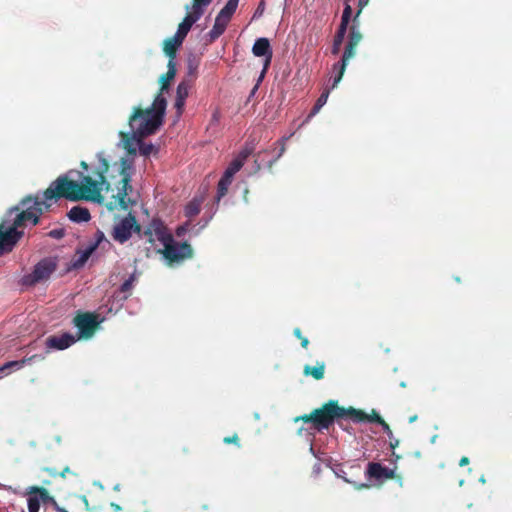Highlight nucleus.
<instances>
[{"label":"nucleus","mask_w":512,"mask_h":512,"mask_svg":"<svg viewBox=\"0 0 512 512\" xmlns=\"http://www.w3.org/2000/svg\"><path fill=\"white\" fill-rule=\"evenodd\" d=\"M98 158L100 165L95 171L97 179L84 175L79 183L70 179L68 174H63L52 181L43 192L44 201L38 195H28L18 205L10 208L6 213V219L0 223V256L11 252L23 236V231H18V228L25 227L27 223L32 225L39 223L44 209L51 206L47 203L48 201L64 198L75 202L85 200L102 204L104 202L102 191H108L111 184L106 179L109 162L101 153L98 154Z\"/></svg>","instance_id":"nucleus-1"},{"label":"nucleus","mask_w":512,"mask_h":512,"mask_svg":"<svg viewBox=\"0 0 512 512\" xmlns=\"http://www.w3.org/2000/svg\"><path fill=\"white\" fill-rule=\"evenodd\" d=\"M341 419H351L356 423H377L382 426L383 430H389V424L375 410H372L371 414H367L354 407L339 406L337 400H329L322 407L314 409L310 414L298 416L294 421L311 423L314 429L322 431L329 429L335 420Z\"/></svg>","instance_id":"nucleus-2"},{"label":"nucleus","mask_w":512,"mask_h":512,"mask_svg":"<svg viewBox=\"0 0 512 512\" xmlns=\"http://www.w3.org/2000/svg\"><path fill=\"white\" fill-rule=\"evenodd\" d=\"M166 106L167 101L165 97L157 94L151 107L145 109L134 107L128 121L131 135L120 132V136L125 142V148L129 153H136V150L130 147L131 138H144L154 134L159 129L163 123Z\"/></svg>","instance_id":"nucleus-3"},{"label":"nucleus","mask_w":512,"mask_h":512,"mask_svg":"<svg viewBox=\"0 0 512 512\" xmlns=\"http://www.w3.org/2000/svg\"><path fill=\"white\" fill-rule=\"evenodd\" d=\"M357 26H358V21L353 22L352 26L350 27L348 43L345 47L342 58L339 62H337L333 65V71L337 72V73L334 76L332 88H335L338 85V83L341 81V79L344 75V72L346 70L348 61L355 56L356 47L362 40V34L359 31Z\"/></svg>","instance_id":"nucleus-4"},{"label":"nucleus","mask_w":512,"mask_h":512,"mask_svg":"<svg viewBox=\"0 0 512 512\" xmlns=\"http://www.w3.org/2000/svg\"><path fill=\"white\" fill-rule=\"evenodd\" d=\"M132 169H133V161L127 158H121L120 160V185L118 187L117 195L113 196L115 199L114 202H110L107 204V208L109 210H113L116 206L126 210L128 205L126 198L129 192L132 191V186L130 184L132 177Z\"/></svg>","instance_id":"nucleus-5"},{"label":"nucleus","mask_w":512,"mask_h":512,"mask_svg":"<svg viewBox=\"0 0 512 512\" xmlns=\"http://www.w3.org/2000/svg\"><path fill=\"white\" fill-rule=\"evenodd\" d=\"M133 232L140 236L141 225L137 223L136 217L129 213L114 225L112 237L115 241L123 244L131 238Z\"/></svg>","instance_id":"nucleus-6"},{"label":"nucleus","mask_w":512,"mask_h":512,"mask_svg":"<svg viewBox=\"0 0 512 512\" xmlns=\"http://www.w3.org/2000/svg\"><path fill=\"white\" fill-rule=\"evenodd\" d=\"M169 263H178L185 259L192 258L193 249L187 242L177 243L172 237V242H165L163 249L159 250Z\"/></svg>","instance_id":"nucleus-7"},{"label":"nucleus","mask_w":512,"mask_h":512,"mask_svg":"<svg viewBox=\"0 0 512 512\" xmlns=\"http://www.w3.org/2000/svg\"><path fill=\"white\" fill-rule=\"evenodd\" d=\"M140 237L146 238L147 242L151 245H153L156 240L162 244L172 242V234L159 218H153L144 230L141 229Z\"/></svg>","instance_id":"nucleus-8"},{"label":"nucleus","mask_w":512,"mask_h":512,"mask_svg":"<svg viewBox=\"0 0 512 512\" xmlns=\"http://www.w3.org/2000/svg\"><path fill=\"white\" fill-rule=\"evenodd\" d=\"M73 324L79 330L80 338H90L94 335L100 324L98 315L91 312H78L73 319Z\"/></svg>","instance_id":"nucleus-9"},{"label":"nucleus","mask_w":512,"mask_h":512,"mask_svg":"<svg viewBox=\"0 0 512 512\" xmlns=\"http://www.w3.org/2000/svg\"><path fill=\"white\" fill-rule=\"evenodd\" d=\"M252 52L257 57H264L263 70L258 80L262 81L267 72L268 67L270 66L273 56L269 40L267 38H258L252 47Z\"/></svg>","instance_id":"nucleus-10"},{"label":"nucleus","mask_w":512,"mask_h":512,"mask_svg":"<svg viewBox=\"0 0 512 512\" xmlns=\"http://www.w3.org/2000/svg\"><path fill=\"white\" fill-rule=\"evenodd\" d=\"M366 475L375 480H388L395 479L400 484L402 482V477L395 473L394 469H390L388 467L383 466L378 462H369L366 469Z\"/></svg>","instance_id":"nucleus-11"},{"label":"nucleus","mask_w":512,"mask_h":512,"mask_svg":"<svg viewBox=\"0 0 512 512\" xmlns=\"http://www.w3.org/2000/svg\"><path fill=\"white\" fill-rule=\"evenodd\" d=\"M56 268L57 264L53 259H42L35 265L32 274L29 276L31 278V283H37L48 279Z\"/></svg>","instance_id":"nucleus-12"},{"label":"nucleus","mask_w":512,"mask_h":512,"mask_svg":"<svg viewBox=\"0 0 512 512\" xmlns=\"http://www.w3.org/2000/svg\"><path fill=\"white\" fill-rule=\"evenodd\" d=\"M44 359V356L40 354H34L29 357H24L21 360H14L9 361L0 366V378L3 375H8L12 370H19L23 368L26 364H30L34 361H42Z\"/></svg>","instance_id":"nucleus-13"},{"label":"nucleus","mask_w":512,"mask_h":512,"mask_svg":"<svg viewBox=\"0 0 512 512\" xmlns=\"http://www.w3.org/2000/svg\"><path fill=\"white\" fill-rule=\"evenodd\" d=\"M76 342V338L70 333L52 335L46 339V346L50 349L64 350Z\"/></svg>","instance_id":"nucleus-14"},{"label":"nucleus","mask_w":512,"mask_h":512,"mask_svg":"<svg viewBox=\"0 0 512 512\" xmlns=\"http://www.w3.org/2000/svg\"><path fill=\"white\" fill-rule=\"evenodd\" d=\"M47 490L43 486H29L26 488L24 495L27 496L28 512H39L42 503L41 491Z\"/></svg>","instance_id":"nucleus-15"},{"label":"nucleus","mask_w":512,"mask_h":512,"mask_svg":"<svg viewBox=\"0 0 512 512\" xmlns=\"http://www.w3.org/2000/svg\"><path fill=\"white\" fill-rule=\"evenodd\" d=\"M251 153L252 151L250 149H243L226 168L224 175H226L227 178L233 179L234 175L243 167Z\"/></svg>","instance_id":"nucleus-16"},{"label":"nucleus","mask_w":512,"mask_h":512,"mask_svg":"<svg viewBox=\"0 0 512 512\" xmlns=\"http://www.w3.org/2000/svg\"><path fill=\"white\" fill-rule=\"evenodd\" d=\"M199 19L195 16L187 13L184 17L183 21L178 25L177 32L175 33L174 37L177 38L178 41L183 43L185 37L187 36L188 32L190 31L191 27L194 23H196Z\"/></svg>","instance_id":"nucleus-17"},{"label":"nucleus","mask_w":512,"mask_h":512,"mask_svg":"<svg viewBox=\"0 0 512 512\" xmlns=\"http://www.w3.org/2000/svg\"><path fill=\"white\" fill-rule=\"evenodd\" d=\"M67 217L75 223L88 222L91 219L89 210L79 205L72 207L67 213Z\"/></svg>","instance_id":"nucleus-18"},{"label":"nucleus","mask_w":512,"mask_h":512,"mask_svg":"<svg viewBox=\"0 0 512 512\" xmlns=\"http://www.w3.org/2000/svg\"><path fill=\"white\" fill-rule=\"evenodd\" d=\"M167 67H168L167 72L165 74L161 75V77H160L161 87H160V91L158 94H161V95H163L162 93L165 90H168L170 82L174 79V77L176 75V64L174 61H168Z\"/></svg>","instance_id":"nucleus-19"},{"label":"nucleus","mask_w":512,"mask_h":512,"mask_svg":"<svg viewBox=\"0 0 512 512\" xmlns=\"http://www.w3.org/2000/svg\"><path fill=\"white\" fill-rule=\"evenodd\" d=\"M228 23H229V21H227L217 15L216 19H215V23H214L212 29L208 33L209 41L213 42L216 39H218L225 32Z\"/></svg>","instance_id":"nucleus-20"},{"label":"nucleus","mask_w":512,"mask_h":512,"mask_svg":"<svg viewBox=\"0 0 512 512\" xmlns=\"http://www.w3.org/2000/svg\"><path fill=\"white\" fill-rule=\"evenodd\" d=\"M181 45L182 43L174 36L164 40L163 51L169 57V61H174L176 52Z\"/></svg>","instance_id":"nucleus-21"},{"label":"nucleus","mask_w":512,"mask_h":512,"mask_svg":"<svg viewBox=\"0 0 512 512\" xmlns=\"http://www.w3.org/2000/svg\"><path fill=\"white\" fill-rule=\"evenodd\" d=\"M305 376H311L315 380H321L325 375V363L317 362L316 366L305 365L303 368Z\"/></svg>","instance_id":"nucleus-22"},{"label":"nucleus","mask_w":512,"mask_h":512,"mask_svg":"<svg viewBox=\"0 0 512 512\" xmlns=\"http://www.w3.org/2000/svg\"><path fill=\"white\" fill-rule=\"evenodd\" d=\"M239 0H228L225 6L220 10L218 16L230 22L233 14L238 7Z\"/></svg>","instance_id":"nucleus-23"},{"label":"nucleus","mask_w":512,"mask_h":512,"mask_svg":"<svg viewBox=\"0 0 512 512\" xmlns=\"http://www.w3.org/2000/svg\"><path fill=\"white\" fill-rule=\"evenodd\" d=\"M213 0H193L191 11L188 13L200 19L204 13V8L209 6Z\"/></svg>","instance_id":"nucleus-24"},{"label":"nucleus","mask_w":512,"mask_h":512,"mask_svg":"<svg viewBox=\"0 0 512 512\" xmlns=\"http://www.w3.org/2000/svg\"><path fill=\"white\" fill-rule=\"evenodd\" d=\"M231 178H227L226 175H222L217 185L216 201L219 202L228 192V188L232 183Z\"/></svg>","instance_id":"nucleus-25"},{"label":"nucleus","mask_w":512,"mask_h":512,"mask_svg":"<svg viewBox=\"0 0 512 512\" xmlns=\"http://www.w3.org/2000/svg\"><path fill=\"white\" fill-rule=\"evenodd\" d=\"M42 504H50L56 512H68L65 508L61 507L56 499L49 493L48 490H42L41 495Z\"/></svg>","instance_id":"nucleus-26"},{"label":"nucleus","mask_w":512,"mask_h":512,"mask_svg":"<svg viewBox=\"0 0 512 512\" xmlns=\"http://www.w3.org/2000/svg\"><path fill=\"white\" fill-rule=\"evenodd\" d=\"M347 28L343 26H339L338 30L334 36L333 45H332V54L336 55L340 51V47L342 45V42L344 40L345 34H346Z\"/></svg>","instance_id":"nucleus-27"},{"label":"nucleus","mask_w":512,"mask_h":512,"mask_svg":"<svg viewBox=\"0 0 512 512\" xmlns=\"http://www.w3.org/2000/svg\"><path fill=\"white\" fill-rule=\"evenodd\" d=\"M93 252H94V248L89 247V246H87L83 250H77L78 258L74 261L73 266L75 268L82 267L87 262L89 257L93 254Z\"/></svg>","instance_id":"nucleus-28"},{"label":"nucleus","mask_w":512,"mask_h":512,"mask_svg":"<svg viewBox=\"0 0 512 512\" xmlns=\"http://www.w3.org/2000/svg\"><path fill=\"white\" fill-rule=\"evenodd\" d=\"M328 96H329V90H325L322 92V94L319 96L316 103L314 104L311 112L309 113L307 120L314 117L320 111V109L326 104Z\"/></svg>","instance_id":"nucleus-29"},{"label":"nucleus","mask_w":512,"mask_h":512,"mask_svg":"<svg viewBox=\"0 0 512 512\" xmlns=\"http://www.w3.org/2000/svg\"><path fill=\"white\" fill-rule=\"evenodd\" d=\"M137 140L139 145V152L143 156H149L152 153H156L158 149L151 143H145L142 141L143 138H134Z\"/></svg>","instance_id":"nucleus-30"},{"label":"nucleus","mask_w":512,"mask_h":512,"mask_svg":"<svg viewBox=\"0 0 512 512\" xmlns=\"http://www.w3.org/2000/svg\"><path fill=\"white\" fill-rule=\"evenodd\" d=\"M43 470L47 472L51 477H56L58 475L62 478H66L67 475L76 476V473L72 472L68 466L64 467L60 472L51 467H45Z\"/></svg>","instance_id":"nucleus-31"},{"label":"nucleus","mask_w":512,"mask_h":512,"mask_svg":"<svg viewBox=\"0 0 512 512\" xmlns=\"http://www.w3.org/2000/svg\"><path fill=\"white\" fill-rule=\"evenodd\" d=\"M352 16V7L350 5V1L345 0V7L342 13L341 22L339 26L348 27Z\"/></svg>","instance_id":"nucleus-32"},{"label":"nucleus","mask_w":512,"mask_h":512,"mask_svg":"<svg viewBox=\"0 0 512 512\" xmlns=\"http://www.w3.org/2000/svg\"><path fill=\"white\" fill-rule=\"evenodd\" d=\"M135 280H136L135 275L134 274L130 275L129 278L126 279L120 286V291L124 294H130ZM125 298H127V295H125Z\"/></svg>","instance_id":"nucleus-33"},{"label":"nucleus","mask_w":512,"mask_h":512,"mask_svg":"<svg viewBox=\"0 0 512 512\" xmlns=\"http://www.w3.org/2000/svg\"><path fill=\"white\" fill-rule=\"evenodd\" d=\"M103 242L108 245L110 244L104 233L101 230H97L95 233V241L90 243L88 246L93 247L95 251Z\"/></svg>","instance_id":"nucleus-34"},{"label":"nucleus","mask_w":512,"mask_h":512,"mask_svg":"<svg viewBox=\"0 0 512 512\" xmlns=\"http://www.w3.org/2000/svg\"><path fill=\"white\" fill-rule=\"evenodd\" d=\"M290 136L288 137H283L281 138L280 140H278L276 142L277 145H279V152L277 154V156L269 161V167L271 168L273 166V164L284 154L285 150H286V147H285V142L289 139Z\"/></svg>","instance_id":"nucleus-35"},{"label":"nucleus","mask_w":512,"mask_h":512,"mask_svg":"<svg viewBox=\"0 0 512 512\" xmlns=\"http://www.w3.org/2000/svg\"><path fill=\"white\" fill-rule=\"evenodd\" d=\"M188 92L189 85L185 81H182L177 86L176 97L186 100V98L188 97Z\"/></svg>","instance_id":"nucleus-36"},{"label":"nucleus","mask_w":512,"mask_h":512,"mask_svg":"<svg viewBox=\"0 0 512 512\" xmlns=\"http://www.w3.org/2000/svg\"><path fill=\"white\" fill-rule=\"evenodd\" d=\"M185 210H186V215L187 216H189V217L195 216V215H197L200 212L199 204L194 203V202H190L186 206Z\"/></svg>","instance_id":"nucleus-37"},{"label":"nucleus","mask_w":512,"mask_h":512,"mask_svg":"<svg viewBox=\"0 0 512 512\" xmlns=\"http://www.w3.org/2000/svg\"><path fill=\"white\" fill-rule=\"evenodd\" d=\"M293 334H294V336H295L296 338H298V339L301 341V346H302L303 348H307V347H308V345H309V340H308L306 337H304V336L302 335V332H301V329H300V328H298V327H297V328H295V329H294V331H293Z\"/></svg>","instance_id":"nucleus-38"},{"label":"nucleus","mask_w":512,"mask_h":512,"mask_svg":"<svg viewBox=\"0 0 512 512\" xmlns=\"http://www.w3.org/2000/svg\"><path fill=\"white\" fill-rule=\"evenodd\" d=\"M223 442H224L225 444H234V445H236L237 447H240V446H241V445H240L239 437H238V435H237L236 433H235V434H233L232 436H226V437H224Z\"/></svg>","instance_id":"nucleus-39"},{"label":"nucleus","mask_w":512,"mask_h":512,"mask_svg":"<svg viewBox=\"0 0 512 512\" xmlns=\"http://www.w3.org/2000/svg\"><path fill=\"white\" fill-rule=\"evenodd\" d=\"M369 3V0H359L358 1V10L353 18V22H357L358 18L363 10L364 7H366Z\"/></svg>","instance_id":"nucleus-40"},{"label":"nucleus","mask_w":512,"mask_h":512,"mask_svg":"<svg viewBox=\"0 0 512 512\" xmlns=\"http://www.w3.org/2000/svg\"><path fill=\"white\" fill-rule=\"evenodd\" d=\"M384 432L387 434V436H388V437H389V439H390V443H389L390 447H391L392 449H395V448L399 445V440H398V439H395V438L393 437V432H392V430H391V428H390V427H389V430H384Z\"/></svg>","instance_id":"nucleus-41"},{"label":"nucleus","mask_w":512,"mask_h":512,"mask_svg":"<svg viewBox=\"0 0 512 512\" xmlns=\"http://www.w3.org/2000/svg\"><path fill=\"white\" fill-rule=\"evenodd\" d=\"M51 238L54 239H61L64 237L65 232L63 229H53L48 234Z\"/></svg>","instance_id":"nucleus-42"},{"label":"nucleus","mask_w":512,"mask_h":512,"mask_svg":"<svg viewBox=\"0 0 512 512\" xmlns=\"http://www.w3.org/2000/svg\"><path fill=\"white\" fill-rule=\"evenodd\" d=\"M184 103H185V99H181V98H177V97H176V100H175V107H176V109H177V111H178L179 113H181V112H182L183 107H184Z\"/></svg>","instance_id":"nucleus-43"},{"label":"nucleus","mask_w":512,"mask_h":512,"mask_svg":"<svg viewBox=\"0 0 512 512\" xmlns=\"http://www.w3.org/2000/svg\"><path fill=\"white\" fill-rule=\"evenodd\" d=\"M469 462H470L469 458H468V457H466V456H463V457L460 459V461H459V466H460V467L466 466V465H468V464H469Z\"/></svg>","instance_id":"nucleus-44"},{"label":"nucleus","mask_w":512,"mask_h":512,"mask_svg":"<svg viewBox=\"0 0 512 512\" xmlns=\"http://www.w3.org/2000/svg\"><path fill=\"white\" fill-rule=\"evenodd\" d=\"M80 166L84 169V170H88V164L85 162V161H82L80 163Z\"/></svg>","instance_id":"nucleus-45"},{"label":"nucleus","mask_w":512,"mask_h":512,"mask_svg":"<svg viewBox=\"0 0 512 512\" xmlns=\"http://www.w3.org/2000/svg\"><path fill=\"white\" fill-rule=\"evenodd\" d=\"M111 506L114 508L115 511L121 510V507L118 504L111 503Z\"/></svg>","instance_id":"nucleus-46"},{"label":"nucleus","mask_w":512,"mask_h":512,"mask_svg":"<svg viewBox=\"0 0 512 512\" xmlns=\"http://www.w3.org/2000/svg\"><path fill=\"white\" fill-rule=\"evenodd\" d=\"M417 420V415H413L409 418V423H413L414 421Z\"/></svg>","instance_id":"nucleus-47"},{"label":"nucleus","mask_w":512,"mask_h":512,"mask_svg":"<svg viewBox=\"0 0 512 512\" xmlns=\"http://www.w3.org/2000/svg\"><path fill=\"white\" fill-rule=\"evenodd\" d=\"M183 231H184V228H182V227L178 228L177 229V235L180 236L183 233Z\"/></svg>","instance_id":"nucleus-48"},{"label":"nucleus","mask_w":512,"mask_h":512,"mask_svg":"<svg viewBox=\"0 0 512 512\" xmlns=\"http://www.w3.org/2000/svg\"><path fill=\"white\" fill-rule=\"evenodd\" d=\"M367 487H368L367 484H362V485L359 486V488H367Z\"/></svg>","instance_id":"nucleus-49"},{"label":"nucleus","mask_w":512,"mask_h":512,"mask_svg":"<svg viewBox=\"0 0 512 512\" xmlns=\"http://www.w3.org/2000/svg\"><path fill=\"white\" fill-rule=\"evenodd\" d=\"M415 456H416V457H420V456H421L420 452H416V453H415Z\"/></svg>","instance_id":"nucleus-50"}]
</instances>
